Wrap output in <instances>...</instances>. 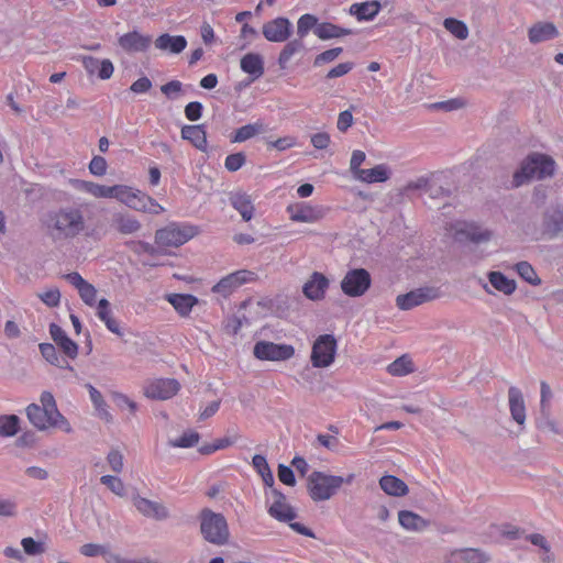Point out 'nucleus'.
I'll list each match as a JSON object with an SVG mask.
<instances>
[{
    "mask_svg": "<svg viewBox=\"0 0 563 563\" xmlns=\"http://www.w3.org/2000/svg\"><path fill=\"white\" fill-rule=\"evenodd\" d=\"M181 137L189 141L200 151L207 150V132L203 125H184L181 128Z\"/></svg>",
    "mask_w": 563,
    "mask_h": 563,
    "instance_id": "cd10ccee",
    "label": "nucleus"
},
{
    "mask_svg": "<svg viewBox=\"0 0 563 563\" xmlns=\"http://www.w3.org/2000/svg\"><path fill=\"white\" fill-rule=\"evenodd\" d=\"M428 194L432 199L448 198L451 195V189L443 186L438 178H432L428 188Z\"/></svg>",
    "mask_w": 563,
    "mask_h": 563,
    "instance_id": "4d7b16f0",
    "label": "nucleus"
},
{
    "mask_svg": "<svg viewBox=\"0 0 563 563\" xmlns=\"http://www.w3.org/2000/svg\"><path fill=\"white\" fill-rule=\"evenodd\" d=\"M387 372L393 376H404L413 372V364L409 356L401 355L390 363Z\"/></svg>",
    "mask_w": 563,
    "mask_h": 563,
    "instance_id": "79ce46f5",
    "label": "nucleus"
},
{
    "mask_svg": "<svg viewBox=\"0 0 563 563\" xmlns=\"http://www.w3.org/2000/svg\"><path fill=\"white\" fill-rule=\"evenodd\" d=\"M154 44L159 51L170 54H180L187 46V40L183 35L164 33L155 40Z\"/></svg>",
    "mask_w": 563,
    "mask_h": 563,
    "instance_id": "a878e982",
    "label": "nucleus"
},
{
    "mask_svg": "<svg viewBox=\"0 0 563 563\" xmlns=\"http://www.w3.org/2000/svg\"><path fill=\"white\" fill-rule=\"evenodd\" d=\"M262 33L268 42L283 43L292 34V24L289 19L278 16L263 24Z\"/></svg>",
    "mask_w": 563,
    "mask_h": 563,
    "instance_id": "f8f14e48",
    "label": "nucleus"
},
{
    "mask_svg": "<svg viewBox=\"0 0 563 563\" xmlns=\"http://www.w3.org/2000/svg\"><path fill=\"white\" fill-rule=\"evenodd\" d=\"M263 131H264V125L261 122L243 125L235 131L232 142L240 143V142L247 141V140L252 139L253 136H255L256 134L262 133Z\"/></svg>",
    "mask_w": 563,
    "mask_h": 563,
    "instance_id": "49530a36",
    "label": "nucleus"
},
{
    "mask_svg": "<svg viewBox=\"0 0 563 563\" xmlns=\"http://www.w3.org/2000/svg\"><path fill=\"white\" fill-rule=\"evenodd\" d=\"M341 479L321 471H313L307 478V488L313 501H323L334 496L341 488Z\"/></svg>",
    "mask_w": 563,
    "mask_h": 563,
    "instance_id": "423d86ee",
    "label": "nucleus"
},
{
    "mask_svg": "<svg viewBox=\"0 0 563 563\" xmlns=\"http://www.w3.org/2000/svg\"><path fill=\"white\" fill-rule=\"evenodd\" d=\"M559 35L560 32L552 22L540 21L528 29L529 42L534 45L556 38Z\"/></svg>",
    "mask_w": 563,
    "mask_h": 563,
    "instance_id": "6ab92c4d",
    "label": "nucleus"
},
{
    "mask_svg": "<svg viewBox=\"0 0 563 563\" xmlns=\"http://www.w3.org/2000/svg\"><path fill=\"white\" fill-rule=\"evenodd\" d=\"M354 33L355 31L352 29L342 27L330 22L320 23V26L316 30V36L322 41L339 38Z\"/></svg>",
    "mask_w": 563,
    "mask_h": 563,
    "instance_id": "473e14b6",
    "label": "nucleus"
},
{
    "mask_svg": "<svg viewBox=\"0 0 563 563\" xmlns=\"http://www.w3.org/2000/svg\"><path fill=\"white\" fill-rule=\"evenodd\" d=\"M366 158V155L361 150H355L352 153L351 161H350V170L353 174V176L356 178L360 170H363L361 168V165L364 163Z\"/></svg>",
    "mask_w": 563,
    "mask_h": 563,
    "instance_id": "338daca9",
    "label": "nucleus"
},
{
    "mask_svg": "<svg viewBox=\"0 0 563 563\" xmlns=\"http://www.w3.org/2000/svg\"><path fill=\"white\" fill-rule=\"evenodd\" d=\"M443 26L459 40H466L468 36V27L463 21L446 18Z\"/></svg>",
    "mask_w": 563,
    "mask_h": 563,
    "instance_id": "de8ad7c7",
    "label": "nucleus"
},
{
    "mask_svg": "<svg viewBox=\"0 0 563 563\" xmlns=\"http://www.w3.org/2000/svg\"><path fill=\"white\" fill-rule=\"evenodd\" d=\"M553 393L550 385L542 380L540 383V412L543 417H549L551 413V400Z\"/></svg>",
    "mask_w": 563,
    "mask_h": 563,
    "instance_id": "09e8293b",
    "label": "nucleus"
},
{
    "mask_svg": "<svg viewBox=\"0 0 563 563\" xmlns=\"http://www.w3.org/2000/svg\"><path fill=\"white\" fill-rule=\"evenodd\" d=\"M197 234V230L191 225H180L172 222L165 228L155 232V243L161 247H178Z\"/></svg>",
    "mask_w": 563,
    "mask_h": 563,
    "instance_id": "0eeeda50",
    "label": "nucleus"
},
{
    "mask_svg": "<svg viewBox=\"0 0 563 563\" xmlns=\"http://www.w3.org/2000/svg\"><path fill=\"white\" fill-rule=\"evenodd\" d=\"M398 521L406 530L422 531L429 527L428 520L410 510H400Z\"/></svg>",
    "mask_w": 563,
    "mask_h": 563,
    "instance_id": "7c9ffc66",
    "label": "nucleus"
},
{
    "mask_svg": "<svg viewBox=\"0 0 563 563\" xmlns=\"http://www.w3.org/2000/svg\"><path fill=\"white\" fill-rule=\"evenodd\" d=\"M515 268L518 275L528 284L532 286L541 285V279L530 263L521 261L515 265Z\"/></svg>",
    "mask_w": 563,
    "mask_h": 563,
    "instance_id": "a18cd8bd",
    "label": "nucleus"
},
{
    "mask_svg": "<svg viewBox=\"0 0 563 563\" xmlns=\"http://www.w3.org/2000/svg\"><path fill=\"white\" fill-rule=\"evenodd\" d=\"M21 544L27 555H38L45 552L44 543L35 541L31 537L23 538Z\"/></svg>",
    "mask_w": 563,
    "mask_h": 563,
    "instance_id": "13d9d810",
    "label": "nucleus"
},
{
    "mask_svg": "<svg viewBox=\"0 0 563 563\" xmlns=\"http://www.w3.org/2000/svg\"><path fill=\"white\" fill-rule=\"evenodd\" d=\"M80 189L91 194L97 198H109L110 197V186L95 184L92 181H80Z\"/></svg>",
    "mask_w": 563,
    "mask_h": 563,
    "instance_id": "3c124183",
    "label": "nucleus"
},
{
    "mask_svg": "<svg viewBox=\"0 0 563 563\" xmlns=\"http://www.w3.org/2000/svg\"><path fill=\"white\" fill-rule=\"evenodd\" d=\"M40 351L42 356L51 364L58 366L60 368H68L69 371H74V367L69 365V363L60 357L56 351V347L51 343H41Z\"/></svg>",
    "mask_w": 563,
    "mask_h": 563,
    "instance_id": "58836bf2",
    "label": "nucleus"
},
{
    "mask_svg": "<svg viewBox=\"0 0 563 563\" xmlns=\"http://www.w3.org/2000/svg\"><path fill=\"white\" fill-rule=\"evenodd\" d=\"M47 235L54 241L73 240L85 232L87 224L84 210L67 206L49 211L45 220Z\"/></svg>",
    "mask_w": 563,
    "mask_h": 563,
    "instance_id": "f257e3e1",
    "label": "nucleus"
},
{
    "mask_svg": "<svg viewBox=\"0 0 563 563\" xmlns=\"http://www.w3.org/2000/svg\"><path fill=\"white\" fill-rule=\"evenodd\" d=\"M372 285V277L365 268H352L346 272L340 283L341 290L349 297L363 296Z\"/></svg>",
    "mask_w": 563,
    "mask_h": 563,
    "instance_id": "1a4fd4ad",
    "label": "nucleus"
},
{
    "mask_svg": "<svg viewBox=\"0 0 563 563\" xmlns=\"http://www.w3.org/2000/svg\"><path fill=\"white\" fill-rule=\"evenodd\" d=\"M232 207L239 211L244 221H250L254 213V206L251 197L245 192H235L230 197Z\"/></svg>",
    "mask_w": 563,
    "mask_h": 563,
    "instance_id": "72a5a7b5",
    "label": "nucleus"
},
{
    "mask_svg": "<svg viewBox=\"0 0 563 563\" xmlns=\"http://www.w3.org/2000/svg\"><path fill=\"white\" fill-rule=\"evenodd\" d=\"M167 300L183 317L188 316L192 307L198 302V299L189 294H172L167 296Z\"/></svg>",
    "mask_w": 563,
    "mask_h": 563,
    "instance_id": "2f4dec72",
    "label": "nucleus"
},
{
    "mask_svg": "<svg viewBox=\"0 0 563 563\" xmlns=\"http://www.w3.org/2000/svg\"><path fill=\"white\" fill-rule=\"evenodd\" d=\"M456 555L463 563H487L490 556L481 549L465 548L456 551Z\"/></svg>",
    "mask_w": 563,
    "mask_h": 563,
    "instance_id": "ea45409f",
    "label": "nucleus"
},
{
    "mask_svg": "<svg viewBox=\"0 0 563 563\" xmlns=\"http://www.w3.org/2000/svg\"><path fill=\"white\" fill-rule=\"evenodd\" d=\"M253 273L246 269H241L234 273L227 275L221 278L213 287L212 291L217 294H221L223 297L232 294L236 288L241 285L249 282L252 277Z\"/></svg>",
    "mask_w": 563,
    "mask_h": 563,
    "instance_id": "2eb2a0df",
    "label": "nucleus"
},
{
    "mask_svg": "<svg viewBox=\"0 0 563 563\" xmlns=\"http://www.w3.org/2000/svg\"><path fill=\"white\" fill-rule=\"evenodd\" d=\"M305 44L302 42V38L298 37L291 41H288L287 44L283 47V49L279 53L278 56V65L282 69H285L288 62L291 59V57L303 51Z\"/></svg>",
    "mask_w": 563,
    "mask_h": 563,
    "instance_id": "4c0bfd02",
    "label": "nucleus"
},
{
    "mask_svg": "<svg viewBox=\"0 0 563 563\" xmlns=\"http://www.w3.org/2000/svg\"><path fill=\"white\" fill-rule=\"evenodd\" d=\"M449 230L453 240L460 244L479 245L488 243L494 236L492 230L475 221H457L450 224Z\"/></svg>",
    "mask_w": 563,
    "mask_h": 563,
    "instance_id": "39448f33",
    "label": "nucleus"
},
{
    "mask_svg": "<svg viewBox=\"0 0 563 563\" xmlns=\"http://www.w3.org/2000/svg\"><path fill=\"white\" fill-rule=\"evenodd\" d=\"M488 280L490 285L505 295H511L516 290V282L508 278L501 272H489Z\"/></svg>",
    "mask_w": 563,
    "mask_h": 563,
    "instance_id": "c9c22d12",
    "label": "nucleus"
},
{
    "mask_svg": "<svg viewBox=\"0 0 563 563\" xmlns=\"http://www.w3.org/2000/svg\"><path fill=\"white\" fill-rule=\"evenodd\" d=\"M80 553L88 558L101 555L104 558L106 561H107L108 555L112 554L109 551L108 547L102 545V544H97V543H86V544L81 545Z\"/></svg>",
    "mask_w": 563,
    "mask_h": 563,
    "instance_id": "603ef678",
    "label": "nucleus"
},
{
    "mask_svg": "<svg viewBox=\"0 0 563 563\" xmlns=\"http://www.w3.org/2000/svg\"><path fill=\"white\" fill-rule=\"evenodd\" d=\"M133 505L140 514L147 518L162 521L170 517L169 510L165 505L139 495L133 497Z\"/></svg>",
    "mask_w": 563,
    "mask_h": 563,
    "instance_id": "dca6fc26",
    "label": "nucleus"
},
{
    "mask_svg": "<svg viewBox=\"0 0 563 563\" xmlns=\"http://www.w3.org/2000/svg\"><path fill=\"white\" fill-rule=\"evenodd\" d=\"M390 174L387 165L379 164L373 168L360 170L356 179L367 184L384 183L390 178Z\"/></svg>",
    "mask_w": 563,
    "mask_h": 563,
    "instance_id": "c756f323",
    "label": "nucleus"
},
{
    "mask_svg": "<svg viewBox=\"0 0 563 563\" xmlns=\"http://www.w3.org/2000/svg\"><path fill=\"white\" fill-rule=\"evenodd\" d=\"M329 285L330 282L325 275L319 272H313L310 275V278L303 284L302 292L306 298L312 301H319L324 298Z\"/></svg>",
    "mask_w": 563,
    "mask_h": 563,
    "instance_id": "f3484780",
    "label": "nucleus"
},
{
    "mask_svg": "<svg viewBox=\"0 0 563 563\" xmlns=\"http://www.w3.org/2000/svg\"><path fill=\"white\" fill-rule=\"evenodd\" d=\"M180 384L174 378H159L150 383L145 396L151 399L166 400L178 393Z\"/></svg>",
    "mask_w": 563,
    "mask_h": 563,
    "instance_id": "4468645a",
    "label": "nucleus"
},
{
    "mask_svg": "<svg viewBox=\"0 0 563 563\" xmlns=\"http://www.w3.org/2000/svg\"><path fill=\"white\" fill-rule=\"evenodd\" d=\"M343 52L342 47H334L327 49L320 54H318L313 59V66L320 67L324 64L332 63Z\"/></svg>",
    "mask_w": 563,
    "mask_h": 563,
    "instance_id": "864d4df0",
    "label": "nucleus"
},
{
    "mask_svg": "<svg viewBox=\"0 0 563 563\" xmlns=\"http://www.w3.org/2000/svg\"><path fill=\"white\" fill-rule=\"evenodd\" d=\"M338 343L332 334H322L313 342L310 361L313 367L330 366L335 358Z\"/></svg>",
    "mask_w": 563,
    "mask_h": 563,
    "instance_id": "6e6552de",
    "label": "nucleus"
},
{
    "mask_svg": "<svg viewBox=\"0 0 563 563\" xmlns=\"http://www.w3.org/2000/svg\"><path fill=\"white\" fill-rule=\"evenodd\" d=\"M200 435L196 431L185 432L180 438L170 440L169 444L174 448H191L198 443Z\"/></svg>",
    "mask_w": 563,
    "mask_h": 563,
    "instance_id": "5fc2aeb1",
    "label": "nucleus"
},
{
    "mask_svg": "<svg viewBox=\"0 0 563 563\" xmlns=\"http://www.w3.org/2000/svg\"><path fill=\"white\" fill-rule=\"evenodd\" d=\"M241 69L250 76L253 82L264 75V59L258 53H247L240 60Z\"/></svg>",
    "mask_w": 563,
    "mask_h": 563,
    "instance_id": "5701e85b",
    "label": "nucleus"
},
{
    "mask_svg": "<svg viewBox=\"0 0 563 563\" xmlns=\"http://www.w3.org/2000/svg\"><path fill=\"white\" fill-rule=\"evenodd\" d=\"M268 514L280 522H290L297 517L295 509L287 501L273 503L268 508Z\"/></svg>",
    "mask_w": 563,
    "mask_h": 563,
    "instance_id": "e433bc0d",
    "label": "nucleus"
},
{
    "mask_svg": "<svg viewBox=\"0 0 563 563\" xmlns=\"http://www.w3.org/2000/svg\"><path fill=\"white\" fill-rule=\"evenodd\" d=\"M543 232L551 238L563 231V206L548 209L543 214Z\"/></svg>",
    "mask_w": 563,
    "mask_h": 563,
    "instance_id": "b1692460",
    "label": "nucleus"
},
{
    "mask_svg": "<svg viewBox=\"0 0 563 563\" xmlns=\"http://www.w3.org/2000/svg\"><path fill=\"white\" fill-rule=\"evenodd\" d=\"M101 484L106 485L113 494L124 496L125 488L121 478L112 475H103L100 477Z\"/></svg>",
    "mask_w": 563,
    "mask_h": 563,
    "instance_id": "6e6d98bb",
    "label": "nucleus"
},
{
    "mask_svg": "<svg viewBox=\"0 0 563 563\" xmlns=\"http://www.w3.org/2000/svg\"><path fill=\"white\" fill-rule=\"evenodd\" d=\"M554 170L555 162L551 156L538 152L530 153L514 173L511 188H519L532 179L551 177Z\"/></svg>",
    "mask_w": 563,
    "mask_h": 563,
    "instance_id": "7ed1b4c3",
    "label": "nucleus"
},
{
    "mask_svg": "<svg viewBox=\"0 0 563 563\" xmlns=\"http://www.w3.org/2000/svg\"><path fill=\"white\" fill-rule=\"evenodd\" d=\"M152 81L148 77L143 76L136 79L129 88V90L133 93H146L152 88Z\"/></svg>",
    "mask_w": 563,
    "mask_h": 563,
    "instance_id": "774afa93",
    "label": "nucleus"
},
{
    "mask_svg": "<svg viewBox=\"0 0 563 563\" xmlns=\"http://www.w3.org/2000/svg\"><path fill=\"white\" fill-rule=\"evenodd\" d=\"M20 429V418L15 415L0 416V437H13Z\"/></svg>",
    "mask_w": 563,
    "mask_h": 563,
    "instance_id": "a19ab883",
    "label": "nucleus"
},
{
    "mask_svg": "<svg viewBox=\"0 0 563 563\" xmlns=\"http://www.w3.org/2000/svg\"><path fill=\"white\" fill-rule=\"evenodd\" d=\"M277 471L278 478L283 484L288 486H295L296 477L294 471L289 466L285 464H279Z\"/></svg>",
    "mask_w": 563,
    "mask_h": 563,
    "instance_id": "69168bd1",
    "label": "nucleus"
},
{
    "mask_svg": "<svg viewBox=\"0 0 563 563\" xmlns=\"http://www.w3.org/2000/svg\"><path fill=\"white\" fill-rule=\"evenodd\" d=\"M319 26L320 23L316 15L310 13L302 14L297 21V35L298 37L303 38L311 30H313V33L316 34V30Z\"/></svg>",
    "mask_w": 563,
    "mask_h": 563,
    "instance_id": "37998d69",
    "label": "nucleus"
},
{
    "mask_svg": "<svg viewBox=\"0 0 563 563\" xmlns=\"http://www.w3.org/2000/svg\"><path fill=\"white\" fill-rule=\"evenodd\" d=\"M82 65L88 74L93 75L98 71V77L102 80L111 78L114 71L113 64L110 59L99 60L92 56H84Z\"/></svg>",
    "mask_w": 563,
    "mask_h": 563,
    "instance_id": "393cba45",
    "label": "nucleus"
},
{
    "mask_svg": "<svg viewBox=\"0 0 563 563\" xmlns=\"http://www.w3.org/2000/svg\"><path fill=\"white\" fill-rule=\"evenodd\" d=\"M289 217L295 222L313 223L325 217V209L319 206H310L306 202L289 205L287 207Z\"/></svg>",
    "mask_w": 563,
    "mask_h": 563,
    "instance_id": "ddd939ff",
    "label": "nucleus"
},
{
    "mask_svg": "<svg viewBox=\"0 0 563 563\" xmlns=\"http://www.w3.org/2000/svg\"><path fill=\"white\" fill-rule=\"evenodd\" d=\"M245 154L243 152H238L227 156L224 166L229 172H236L245 164Z\"/></svg>",
    "mask_w": 563,
    "mask_h": 563,
    "instance_id": "bf43d9fd",
    "label": "nucleus"
},
{
    "mask_svg": "<svg viewBox=\"0 0 563 563\" xmlns=\"http://www.w3.org/2000/svg\"><path fill=\"white\" fill-rule=\"evenodd\" d=\"M253 354L261 361H287L295 355V349L290 344H277L269 341H258L253 347Z\"/></svg>",
    "mask_w": 563,
    "mask_h": 563,
    "instance_id": "9d476101",
    "label": "nucleus"
},
{
    "mask_svg": "<svg viewBox=\"0 0 563 563\" xmlns=\"http://www.w3.org/2000/svg\"><path fill=\"white\" fill-rule=\"evenodd\" d=\"M120 47L126 53L146 52L152 43L150 35H143L137 31H132L119 37Z\"/></svg>",
    "mask_w": 563,
    "mask_h": 563,
    "instance_id": "a211bd4d",
    "label": "nucleus"
},
{
    "mask_svg": "<svg viewBox=\"0 0 563 563\" xmlns=\"http://www.w3.org/2000/svg\"><path fill=\"white\" fill-rule=\"evenodd\" d=\"M40 400L41 405L31 404L25 409L30 423L40 431L58 427L64 429L67 433L71 432V427L67 419L59 412L53 394L43 391Z\"/></svg>",
    "mask_w": 563,
    "mask_h": 563,
    "instance_id": "f03ea898",
    "label": "nucleus"
},
{
    "mask_svg": "<svg viewBox=\"0 0 563 563\" xmlns=\"http://www.w3.org/2000/svg\"><path fill=\"white\" fill-rule=\"evenodd\" d=\"M97 316L104 322L109 331L114 334L122 335L118 321L111 316L110 302L106 298L99 300L97 306Z\"/></svg>",
    "mask_w": 563,
    "mask_h": 563,
    "instance_id": "f704fd0d",
    "label": "nucleus"
},
{
    "mask_svg": "<svg viewBox=\"0 0 563 563\" xmlns=\"http://www.w3.org/2000/svg\"><path fill=\"white\" fill-rule=\"evenodd\" d=\"M135 191L131 187L124 186V185H114L110 186V197L109 198H115L119 201L123 202L128 207H137L136 203L132 200V197H134Z\"/></svg>",
    "mask_w": 563,
    "mask_h": 563,
    "instance_id": "c03bdc74",
    "label": "nucleus"
},
{
    "mask_svg": "<svg viewBox=\"0 0 563 563\" xmlns=\"http://www.w3.org/2000/svg\"><path fill=\"white\" fill-rule=\"evenodd\" d=\"M49 334L53 341L59 346L63 353L69 358H75L78 354V345L66 332L56 323L49 324Z\"/></svg>",
    "mask_w": 563,
    "mask_h": 563,
    "instance_id": "412c9836",
    "label": "nucleus"
},
{
    "mask_svg": "<svg viewBox=\"0 0 563 563\" xmlns=\"http://www.w3.org/2000/svg\"><path fill=\"white\" fill-rule=\"evenodd\" d=\"M508 402L511 418L519 424L523 426L526 422V405L521 390L518 387L511 386L508 389Z\"/></svg>",
    "mask_w": 563,
    "mask_h": 563,
    "instance_id": "4be33fe9",
    "label": "nucleus"
},
{
    "mask_svg": "<svg viewBox=\"0 0 563 563\" xmlns=\"http://www.w3.org/2000/svg\"><path fill=\"white\" fill-rule=\"evenodd\" d=\"M379 486L387 495L394 497L406 496L409 492L407 484L394 475H384L380 477Z\"/></svg>",
    "mask_w": 563,
    "mask_h": 563,
    "instance_id": "c85d7f7f",
    "label": "nucleus"
},
{
    "mask_svg": "<svg viewBox=\"0 0 563 563\" xmlns=\"http://www.w3.org/2000/svg\"><path fill=\"white\" fill-rule=\"evenodd\" d=\"M41 300L48 307H57L60 301V291L58 288H51L38 295Z\"/></svg>",
    "mask_w": 563,
    "mask_h": 563,
    "instance_id": "e2e57ef3",
    "label": "nucleus"
},
{
    "mask_svg": "<svg viewBox=\"0 0 563 563\" xmlns=\"http://www.w3.org/2000/svg\"><path fill=\"white\" fill-rule=\"evenodd\" d=\"M200 533L205 541L222 547L229 543L230 530L225 517L210 508H203L198 515Z\"/></svg>",
    "mask_w": 563,
    "mask_h": 563,
    "instance_id": "20e7f679",
    "label": "nucleus"
},
{
    "mask_svg": "<svg viewBox=\"0 0 563 563\" xmlns=\"http://www.w3.org/2000/svg\"><path fill=\"white\" fill-rule=\"evenodd\" d=\"M107 462L110 466V468L114 472V473H121L122 470H123V455L122 453L117 450V449H112L108 455H107Z\"/></svg>",
    "mask_w": 563,
    "mask_h": 563,
    "instance_id": "680f3d73",
    "label": "nucleus"
},
{
    "mask_svg": "<svg viewBox=\"0 0 563 563\" xmlns=\"http://www.w3.org/2000/svg\"><path fill=\"white\" fill-rule=\"evenodd\" d=\"M440 292L434 287H421L413 289L407 294L398 295L396 297V306L400 310H410L424 302L439 298Z\"/></svg>",
    "mask_w": 563,
    "mask_h": 563,
    "instance_id": "9b49d317",
    "label": "nucleus"
},
{
    "mask_svg": "<svg viewBox=\"0 0 563 563\" xmlns=\"http://www.w3.org/2000/svg\"><path fill=\"white\" fill-rule=\"evenodd\" d=\"M110 225L123 235L136 233L142 228L141 222L126 212H114L111 217Z\"/></svg>",
    "mask_w": 563,
    "mask_h": 563,
    "instance_id": "aec40b11",
    "label": "nucleus"
},
{
    "mask_svg": "<svg viewBox=\"0 0 563 563\" xmlns=\"http://www.w3.org/2000/svg\"><path fill=\"white\" fill-rule=\"evenodd\" d=\"M81 300L92 307L96 303L97 290L93 285L86 282L84 286L78 289Z\"/></svg>",
    "mask_w": 563,
    "mask_h": 563,
    "instance_id": "052dcab7",
    "label": "nucleus"
},
{
    "mask_svg": "<svg viewBox=\"0 0 563 563\" xmlns=\"http://www.w3.org/2000/svg\"><path fill=\"white\" fill-rule=\"evenodd\" d=\"M107 161L102 156H93L89 163V170L95 176H103L107 172Z\"/></svg>",
    "mask_w": 563,
    "mask_h": 563,
    "instance_id": "0e129e2a",
    "label": "nucleus"
},
{
    "mask_svg": "<svg viewBox=\"0 0 563 563\" xmlns=\"http://www.w3.org/2000/svg\"><path fill=\"white\" fill-rule=\"evenodd\" d=\"M125 245L137 255L142 253H146L152 256L162 254L158 246L155 247L154 245L144 241H128Z\"/></svg>",
    "mask_w": 563,
    "mask_h": 563,
    "instance_id": "8fccbe9b",
    "label": "nucleus"
},
{
    "mask_svg": "<svg viewBox=\"0 0 563 563\" xmlns=\"http://www.w3.org/2000/svg\"><path fill=\"white\" fill-rule=\"evenodd\" d=\"M382 4L377 0L353 3L349 13L354 15L358 21H371L373 20L380 11Z\"/></svg>",
    "mask_w": 563,
    "mask_h": 563,
    "instance_id": "bb28decb",
    "label": "nucleus"
}]
</instances>
